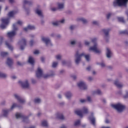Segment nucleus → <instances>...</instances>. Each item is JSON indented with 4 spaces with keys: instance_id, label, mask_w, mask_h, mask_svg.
I'll return each mask as SVG.
<instances>
[{
    "instance_id": "nucleus-1",
    "label": "nucleus",
    "mask_w": 128,
    "mask_h": 128,
    "mask_svg": "<svg viewBox=\"0 0 128 128\" xmlns=\"http://www.w3.org/2000/svg\"><path fill=\"white\" fill-rule=\"evenodd\" d=\"M16 30H18V28H16V24H13V30L10 32H8L7 34V36L8 38H9V40L8 41L6 42V46H8V48L10 50H14V48L12 45H10V42H14V37L16 34Z\"/></svg>"
},
{
    "instance_id": "nucleus-2",
    "label": "nucleus",
    "mask_w": 128,
    "mask_h": 128,
    "mask_svg": "<svg viewBox=\"0 0 128 128\" xmlns=\"http://www.w3.org/2000/svg\"><path fill=\"white\" fill-rule=\"evenodd\" d=\"M82 56H84L87 62H90V55L87 54L85 55L84 53H82L81 54H78V51H77L76 52V54H75V62L76 64H80V60H82Z\"/></svg>"
},
{
    "instance_id": "nucleus-3",
    "label": "nucleus",
    "mask_w": 128,
    "mask_h": 128,
    "mask_svg": "<svg viewBox=\"0 0 128 128\" xmlns=\"http://www.w3.org/2000/svg\"><path fill=\"white\" fill-rule=\"evenodd\" d=\"M96 38L92 39V42L94 44V46L90 48V50H92L95 54H100V50L98 48V44H96Z\"/></svg>"
},
{
    "instance_id": "nucleus-4",
    "label": "nucleus",
    "mask_w": 128,
    "mask_h": 128,
    "mask_svg": "<svg viewBox=\"0 0 128 128\" xmlns=\"http://www.w3.org/2000/svg\"><path fill=\"white\" fill-rule=\"evenodd\" d=\"M111 106L114 108H115V110H116L118 112H122L124 111V110L126 108L124 106L120 103H118L116 104H112Z\"/></svg>"
},
{
    "instance_id": "nucleus-5",
    "label": "nucleus",
    "mask_w": 128,
    "mask_h": 128,
    "mask_svg": "<svg viewBox=\"0 0 128 128\" xmlns=\"http://www.w3.org/2000/svg\"><path fill=\"white\" fill-rule=\"evenodd\" d=\"M18 106V105L16 104H13L10 109H4L2 110V116L4 118H8V114L10 112H12L14 108Z\"/></svg>"
},
{
    "instance_id": "nucleus-6",
    "label": "nucleus",
    "mask_w": 128,
    "mask_h": 128,
    "mask_svg": "<svg viewBox=\"0 0 128 128\" xmlns=\"http://www.w3.org/2000/svg\"><path fill=\"white\" fill-rule=\"evenodd\" d=\"M128 0H116L114 2V6H126V3L128 2Z\"/></svg>"
},
{
    "instance_id": "nucleus-7",
    "label": "nucleus",
    "mask_w": 128,
    "mask_h": 128,
    "mask_svg": "<svg viewBox=\"0 0 128 128\" xmlns=\"http://www.w3.org/2000/svg\"><path fill=\"white\" fill-rule=\"evenodd\" d=\"M75 114L77 116H79L80 118H82L83 114H88V109L86 107H84L81 110H76L75 111Z\"/></svg>"
},
{
    "instance_id": "nucleus-8",
    "label": "nucleus",
    "mask_w": 128,
    "mask_h": 128,
    "mask_svg": "<svg viewBox=\"0 0 128 128\" xmlns=\"http://www.w3.org/2000/svg\"><path fill=\"white\" fill-rule=\"evenodd\" d=\"M16 118H22L23 122H25V124H28V122H30V121L28 120V118L24 116V114H22L16 113Z\"/></svg>"
},
{
    "instance_id": "nucleus-9",
    "label": "nucleus",
    "mask_w": 128,
    "mask_h": 128,
    "mask_svg": "<svg viewBox=\"0 0 128 128\" xmlns=\"http://www.w3.org/2000/svg\"><path fill=\"white\" fill-rule=\"evenodd\" d=\"M1 20L2 23L0 27L2 29L6 28L8 24V22H10V18H2Z\"/></svg>"
},
{
    "instance_id": "nucleus-10",
    "label": "nucleus",
    "mask_w": 128,
    "mask_h": 128,
    "mask_svg": "<svg viewBox=\"0 0 128 128\" xmlns=\"http://www.w3.org/2000/svg\"><path fill=\"white\" fill-rule=\"evenodd\" d=\"M42 40L46 44V46H52V42L48 38L42 37Z\"/></svg>"
},
{
    "instance_id": "nucleus-11",
    "label": "nucleus",
    "mask_w": 128,
    "mask_h": 128,
    "mask_svg": "<svg viewBox=\"0 0 128 128\" xmlns=\"http://www.w3.org/2000/svg\"><path fill=\"white\" fill-rule=\"evenodd\" d=\"M110 30V29H104L103 32L104 34V38L106 40V42H108V40H110V35L108 34V32Z\"/></svg>"
},
{
    "instance_id": "nucleus-12",
    "label": "nucleus",
    "mask_w": 128,
    "mask_h": 128,
    "mask_svg": "<svg viewBox=\"0 0 128 128\" xmlns=\"http://www.w3.org/2000/svg\"><path fill=\"white\" fill-rule=\"evenodd\" d=\"M18 44L20 46V50H24L26 46V40L24 38H22L21 40L18 42Z\"/></svg>"
},
{
    "instance_id": "nucleus-13",
    "label": "nucleus",
    "mask_w": 128,
    "mask_h": 128,
    "mask_svg": "<svg viewBox=\"0 0 128 128\" xmlns=\"http://www.w3.org/2000/svg\"><path fill=\"white\" fill-rule=\"evenodd\" d=\"M18 83L21 84L24 88H30V84H28V80H25L24 82L19 81Z\"/></svg>"
},
{
    "instance_id": "nucleus-14",
    "label": "nucleus",
    "mask_w": 128,
    "mask_h": 128,
    "mask_svg": "<svg viewBox=\"0 0 128 128\" xmlns=\"http://www.w3.org/2000/svg\"><path fill=\"white\" fill-rule=\"evenodd\" d=\"M14 98L16 100H17L18 102H20V104H24V102H26V100L22 98V97H20L19 95L17 94H14Z\"/></svg>"
},
{
    "instance_id": "nucleus-15",
    "label": "nucleus",
    "mask_w": 128,
    "mask_h": 128,
    "mask_svg": "<svg viewBox=\"0 0 128 128\" xmlns=\"http://www.w3.org/2000/svg\"><path fill=\"white\" fill-rule=\"evenodd\" d=\"M78 86L80 90H86L88 88V86H86V82H80L78 83Z\"/></svg>"
},
{
    "instance_id": "nucleus-16",
    "label": "nucleus",
    "mask_w": 128,
    "mask_h": 128,
    "mask_svg": "<svg viewBox=\"0 0 128 128\" xmlns=\"http://www.w3.org/2000/svg\"><path fill=\"white\" fill-rule=\"evenodd\" d=\"M6 64L9 68H12V65L14 64V60L11 58H7Z\"/></svg>"
},
{
    "instance_id": "nucleus-17",
    "label": "nucleus",
    "mask_w": 128,
    "mask_h": 128,
    "mask_svg": "<svg viewBox=\"0 0 128 128\" xmlns=\"http://www.w3.org/2000/svg\"><path fill=\"white\" fill-rule=\"evenodd\" d=\"M89 120L91 122L92 124L94 126H96V118L94 116V113L91 114V116L89 117Z\"/></svg>"
},
{
    "instance_id": "nucleus-18",
    "label": "nucleus",
    "mask_w": 128,
    "mask_h": 128,
    "mask_svg": "<svg viewBox=\"0 0 128 128\" xmlns=\"http://www.w3.org/2000/svg\"><path fill=\"white\" fill-rule=\"evenodd\" d=\"M36 76L38 78H42V70L40 68H38V70L36 72Z\"/></svg>"
},
{
    "instance_id": "nucleus-19",
    "label": "nucleus",
    "mask_w": 128,
    "mask_h": 128,
    "mask_svg": "<svg viewBox=\"0 0 128 128\" xmlns=\"http://www.w3.org/2000/svg\"><path fill=\"white\" fill-rule=\"evenodd\" d=\"M106 56H107V58H112V52L110 50V48H106Z\"/></svg>"
},
{
    "instance_id": "nucleus-20",
    "label": "nucleus",
    "mask_w": 128,
    "mask_h": 128,
    "mask_svg": "<svg viewBox=\"0 0 128 128\" xmlns=\"http://www.w3.org/2000/svg\"><path fill=\"white\" fill-rule=\"evenodd\" d=\"M114 84H115V86H116L119 88H122V86H124V85L122 83L120 82L118 80H116L114 82Z\"/></svg>"
},
{
    "instance_id": "nucleus-21",
    "label": "nucleus",
    "mask_w": 128,
    "mask_h": 128,
    "mask_svg": "<svg viewBox=\"0 0 128 128\" xmlns=\"http://www.w3.org/2000/svg\"><path fill=\"white\" fill-rule=\"evenodd\" d=\"M32 4V2L31 1H28L27 0H24V8L25 10L26 11V8L25 6L26 4H28V6H30Z\"/></svg>"
},
{
    "instance_id": "nucleus-22",
    "label": "nucleus",
    "mask_w": 128,
    "mask_h": 128,
    "mask_svg": "<svg viewBox=\"0 0 128 128\" xmlns=\"http://www.w3.org/2000/svg\"><path fill=\"white\" fill-rule=\"evenodd\" d=\"M35 29H36V27H34V26H32V25H29L28 26L27 28H24V30L25 32H28V30H35Z\"/></svg>"
},
{
    "instance_id": "nucleus-23",
    "label": "nucleus",
    "mask_w": 128,
    "mask_h": 128,
    "mask_svg": "<svg viewBox=\"0 0 128 128\" xmlns=\"http://www.w3.org/2000/svg\"><path fill=\"white\" fill-rule=\"evenodd\" d=\"M28 62L29 64H34V59L32 57V56H29Z\"/></svg>"
},
{
    "instance_id": "nucleus-24",
    "label": "nucleus",
    "mask_w": 128,
    "mask_h": 128,
    "mask_svg": "<svg viewBox=\"0 0 128 128\" xmlns=\"http://www.w3.org/2000/svg\"><path fill=\"white\" fill-rule=\"evenodd\" d=\"M78 22H82V24H88V20L84 18H79L78 19Z\"/></svg>"
},
{
    "instance_id": "nucleus-25",
    "label": "nucleus",
    "mask_w": 128,
    "mask_h": 128,
    "mask_svg": "<svg viewBox=\"0 0 128 128\" xmlns=\"http://www.w3.org/2000/svg\"><path fill=\"white\" fill-rule=\"evenodd\" d=\"M36 12L38 14V16H40V18H44L42 10L38 9L36 10Z\"/></svg>"
},
{
    "instance_id": "nucleus-26",
    "label": "nucleus",
    "mask_w": 128,
    "mask_h": 128,
    "mask_svg": "<svg viewBox=\"0 0 128 128\" xmlns=\"http://www.w3.org/2000/svg\"><path fill=\"white\" fill-rule=\"evenodd\" d=\"M16 14V11H11L8 14V16L9 18H14V16Z\"/></svg>"
},
{
    "instance_id": "nucleus-27",
    "label": "nucleus",
    "mask_w": 128,
    "mask_h": 128,
    "mask_svg": "<svg viewBox=\"0 0 128 128\" xmlns=\"http://www.w3.org/2000/svg\"><path fill=\"white\" fill-rule=\"evenodd\" d=\"M56 118H59V120H64V115L62 114H60V113H58L56 114Z\"/></svg>"
},
{
    "instance_id": "nucleus-28",
    "label": "nucleus",
    "mask_w": 128,
    "mask_h": 128,
    "mask_svg": "<svg viewBox=\"0 0 128 128\" xmlns=\"http://www.w3.org/2000/svg\"><path fill=\"white\" fill-rule=\"evenodd\" d=\"M65 96L68 100H70L72 96V94L70 92H67L65 94Z\"/></svg>"
},
{
    "instance_id": "nucleus-29",
    "label": "nucleus",
    "mask_w": 128,
    "mask_h": 128,
    "mask_svg": "<svg viewBox=\"0 0 128 128\" xmlns=\"http://www.w3.org/2000/svg\"><path fill=\"white\" fill-rule=\"evenodd\" d=\"M64 4H62V3H58V10H62V9L64 8Z\"/></svg>"
},
{
    "instance_id": "nucleus-30",
    "label": "nucleus",
    "mask_w": 128,
    "mask_h": 128,
    "mask_svg": "<svg viewBox=\"0 0 128 128\" xmlns=\"http://www.w3.org/2000/svg\"><path fill=\"white\" fill-rule=\"evenodd\" d=\"M8 52H2L0 53V56H2V58H4L6 56H8Z\"/></svg>"
},
{
    "instance_id": "nucleus-31",
    "label": "nucleus",
    "mask_w": 128,
    "mask_h": 128,
    "mask_svg": "<svg viewBox=\"0 0 128 128\" xmlns=\"http://www.w3.org/2000/svg\"><path fill=\"white\" fill-rule=\"evenodd\" d=\"M40 102H42V100H40V98H36L34 100V102L35 104H40Z\"/></svg>"
},
{
    "instance_id": "nucleus-32",
    "label": "nucleus",
    "mask_w": 128,
    "mask_h": 128,
    "mask_svg": "<svg viewBox=\"0 0 128 128\" xmlns=\"http://www.w3.org/2000/svg\"><path fill=\"white\" fill-rule=\"evenodd\" d=\"M94 94H98L99 96H100L102 94V91L100 90H97L96 91H95L94 92Z\"/></svg>"
},
{
    "instance_id": "nucleus-33",
    "label": "nucleus",
    "mask_w": 128,
    "mask_h": 128,
    "mask_svg": "<svg viewBox=\"0 0 128 128\" xmlns=\"http://www.w3.org/2000/svg\"><path fill=\"white\" fill-rule=\"evenodd\" d=\"M118 22H122L123 24H124V18L118 17Z\"/></svg>"
},
{
    "instance_id": "nucleus-34",
    "label": "nucleus",
    "mask_w": 128,
    "mask_h": 128,
    "mask_svg": "<svg viewBox=\"0 0 128 128\" xmlns=\"http://www.w3.org/2000/svg\"><path fill=\"white\" fill-rule=\"evenodd\" d=\"M42 126H48V122L46 120L42 121Z\"/></svg>"
},
{
    "instance_id": "nucleus-35",
    "label": "nucleus",
    "mask_w": 128,
    "mask_h": 128,
    "mask_svg": "<svg viewBox=\"0 0 128 128\" xmlns=\"http://www.w3.org/2000/svg\"><path fill=\"white\" fill-rule=\"evenodd\" d=\"M54 76V73H53L52 74H46L44 76V78H50V76Z\"/></svg>"
},
{
    "instance_id": "nucleus-36",
    "label": "nucleus",
    "mask_w": 128,
    "mask_h": 128,
    "mask_svg": "<svg viewBox=\"0 0 128 128\" xmlns=\"http://www.w3.org/2000/svg\"><path fill=\"white\" fill-rule=\"evenodd\" d=\"M120 34H127L128 36V30H125L124 31H121L120 32Z\"/></svg>"
},
{
    "instance_id": "nucleus-37",
    "label": "nucleus",
    "mask_w": 128,
    "mask_h": 128,
    "mask_svg": "<svg viewBox=\"0 0 128 128\" xmlns=\"http://www.w3.org/2000/svg\"><path fill=\"white\" fill-rule=\"evenodd\" d=\"M97 64L100 66L101 68H104V66H106V64H104V62H102V63L98 62Z\"/></svg>"
},
{
    "instance_id": "nucleus-38",
    "label": "nucleus",
    "mask_w": 128,
    "mask_h": 128,
    "mask_svg": "<svg viewBox=\"0 0 128 128\" xmlns=\"http://www.w3.org/2000/svg\"><path fill=\"white\" fill-rule=\"evenodd\" d=\"M0 78H6V74L2 72H0Z\"/></svg>"
},
{
    "instance_id": "nucleus-39",
    "label": "nucleus",
    "mask_w": 128,
    "mask_h": 128,
    "mask_svg": "<svg viewBox=\"0 0 128 128\" xmlns=\"http://www.w3.org/2000/svg\"><path fill=\"white\" fill-rule=\"evenodd\" d=\"M80 120H78L74 122V126H80Z\"/></svg>"
},
{
    "instance_id": "nucleus-40",
    "label": "nucleus",
    "mask_w": 128,
    "mask_h": 128,
    "mask_svg": "<svg viewBox=\"0 0 128 128\" xmlns=\"http://www.w3.org/2000/svg\"><path fill=\"white\" fill-rule=\"evenodd\" d=\"M58 62H53L52 66V68H56V66H58Z\"/></svg>"
},
{
    "instance_id": "nucleus-41",
    "label": "nucleus",
    "mask_w": 128,
    "mask_h": 128,
    "mask_svg": "<svg viewBox=\"0 0 128 128\" xmlns=\"http://www.w3.org/2000/svg\"><path fill=\"white\" fill-rule=\"evenodd\" d=\"M112 16V13H108V14H106V18L107 20H110V18Z\"/></svg>"
},
{
    "instance_id": "nucleus-42",
    "label": "nucleus",
    "mask_w": 128,
    "mask_h": 128,
    "mask_svg": "<svg viewBox=\"0 0 128 128\" xmlns=\"http://www.w3.org/2000/svg\"><path fill=\"white\" fill-rule=\"evenodd\" d=\"M53 26H58L60 24V22L58 21L56 22L52 23Z\"/></svg>"
},
{
    "instance_id": "nucleus-43",
    "label": "nucleus",
    "mask_w": 128,
    "mask_h": 128,
    "mask_svg": "<svg viewBox=\"0 0 128 128\" xmlns=\"http://www.w3.org/2000/svg\"><path fill=\"white\" fill-rule=\"evenodd\" d=\"M76 44V40H72L70 42V44L72 46H74V44Z\"/></svg>"
},
{
    "instance_id": "nucleus-44",
    "label": "nucleus",
    "mask_w": 128,
    "mask_h": 128,
    "mask_svg": "<svg viewBox=\"0 0 128 128\" xmlns=\"http://www.w3.org/2000/svg\"><path fill=\"white\" fill-rule=\"evenodd\" d=\"M56 60H60L62 58V56L58 54V55L56 56Z\"/></svg>"
},
{
    "instance_id": "nucleus-45",
    "label": "nucleus",
    "mask_w": 128,
    "mask_h": 128,
    "mask_svg": "<svg viewBox=\"0 0 128 128\" xmlns=\"http://www.w3.org/2000/svg\"><path fill=\"white\" fill-rule=\"evenodd\" d=\"M80 102H82V104H84V102H86V100L85 99H81L80 100Z\"/></svg>"
},
{
    "instance_id": "nucleus-46",
    "label": "nucleus",
    "mask_w": 128,
    "mask_h": 128,
    "mask_svg": "<svg viewBox=\"0 0 128 128\" xmlns=\"http://www.w3.org/2000/svg\"><path fill=\"white\" fill-rule=\"evenodd\" d=\"M16 24H20V26H22V22L18 20L16 22Z\"/></svg>"
},
{
    "instance_id": "nucleus-47",
    "label": "nucleus",
    "mask_w": 128,
    "mask_h": 128,
    "mask_svg": "<svg viewBox=\"0 0 128 128\" xmlns=\"http://www.w3.org/2000/svg\"><path fill=\"white\" fill-rule=\"evenodd\" d=\"M2 42H4V38L2 37L0 38V46H1L2 44Z\"/></svg>"
},
{
    "instance_id": "nucleus-48",
    "label": "nucleus",
    "mask_w": 128,
    "mask_h": 128,
    "mask_svg": "<svg viewBox=\"0 0 128 128\" xmlns=\"http://www.w3.org/2000/svg\"><path fill=\"white\" fill-rule=\"evenodd\" d=\"M70 30H74V25L70 26Z\"/></svg>"
},
{
    "instance_id": "nucleus-49",
    "label": "nucleus",
    "mask_w": 128,
    "mask_h": 128,
    "mask_svg": "<svg viewBox=\"0 0 128 128\" xmlns=\"http://www.w3.org/2000/svg\"><path fill=\"white\" fill-rule=\"evenodd\" d=\"M93 24H95L96 26H98V22L97 21H93L92 22Z\"/></svg>"
},
{
    "instance_id": "nucleus-50",
    "label": "nucleus",
    "mask_w": 128,
    "mask_h": 128,
    "mask_svg": "<svg viewBox=\"0 0 128 128\" xmlns=\"http://www.w3.org/2000/svg\"><path fill=\"white\" fill-rule=\"evenodd\" d=\"M124 98H128V92L126 91V95L124 96Z\"/></svg>"
},
{
    "instance_id": "nucleus-51",
    "label": "nucleus",
    "mask_w": 128,
    "mask_h": 128,
    "mask_svg": "<svg viewBox=\"0 0 128 128\" xmlns=\"http://www.w3.org/2000/svg\"><path fill=\"white\" fill-rule=\"evenodd\" d=\"M34 54H38L40 52L38 50H36L34 52Z\"/></svg>"
},
{
    "instance_id": "nucleus-52",
    "label": "nucleus",
    "mask_w": 128,
    "mask_h": 128,
    "mask_svg": "<svg viewBox=\"0 0 128 128\" xmlns=\"http://www.w3.org/2000/svg\"><path fill=\"white\" fill-rule=\"evenodd\" d=\"M87 100H88L89 102H92V98H90V96L87 97Z\"/></svg>"
},
{
    "instance_id": "nucleus-53",
    "label": "nucleus",
    "mask_w": 128,
    "mask_h": 128,
    "mask_svg": "<svg viewBox=\"0 0 128 128\" xmlns=\"http://www.w3.org/2000/svg\"><path fill=\"white\" fill-rule=\"evenodd\" d=\"M93 80L94 78L92 76H90L88 78V80H89V82H92V80Z\"/></svg>"
},
{
    "instance_id": "nucleus-54",
    "label": "nucleus",
    "mask_w": 128,
    "mask_h": 128,
    "mask_svg": "<svg viewBox=\"0 0 128 128\" xmlns=\"http://www.w3.org/2000/svg\"><path fill=\"white\" fill-rule=\"evenodd\" d=\"M58 10V8H52V12H56V10Z\"/></svg>"
},
{
    "instance_id": "nucleus-55",
    "label": "nucleus",
    "mask_w": 128,
    "mask_h": 128,
    "mask_svg": "<svg viewBox=\"0 0 128 128\" xmlns=\"http://www.w3.org/2000/svg\"><path fill=\"white\" fill-rule=\"evenodd\" d=\"M58 22H59V24H64V19L58 21Z\"/></svg>"
},
{
    "instance_id": "nucleus-56",
    "label": "nucleus",
    "mask_w": 128,
    "mask_h": 128,
    "mask_svg": "<svg viewBox=\"0 0 128 128\" xmlns=\"http://www.w3.org/2000/svg\"><path fill=\"white\" fill-rule=\"evenodd\" d=\"M30 44L32 46L34 44V41L32 40H30Z\"/></svg>"
},
{
    "instance_id": "nucleus-57",
    "label": "nucleus",
    "mask_w": 128,
    "mask_h": 128,
    "mask_svg": "<svg viewBox=\"0 0 128 128\" xmlns=\"http://www.w3.org/2000/svg\"><path fill=\"white\" fill-rule=\"evenodd\" d=\"M62 64L63 66H64V64H66V60L62 61Z\"/></svg>"
},
{
    "instance_id": "nucleus-58",
    "label": "nucleus",
    "mask_w": 128,
    "mask_h": 128,
    "mask_svg": "<svg viewBox=\"0 0 128 128\" xmlns=\"http://www.w3.org/2000/svg\"><path fill=\"white\" fill-rule=\"evenodd\" d=\"M84 44H85L86 46H88V44H90V42H88V41H85Z\"/></svg>"
},
{
    "instance_id": "nucleus-59",
    "label": "nucleus",
    "mask_w": 128,
    "mask_h": 128,
    "mask_svg": "<svg viewBox=\"0 0 128 128\" xmlns=\"http://www.w3.org/2000/svg\"><path fill=\"white\" fill-rule=\"evenodd\" d=\"M72 78H73V80H76V75L72 76Z\"/></svg>"
},
{
    "instance_id": "nucleus-60",
    "label": "nucleus",
    "mask_w": 128,
    "mask_h": 128,
    "mask_svg": "<svg viewBox=\"0 0 128 128\" xmlns=\"http://www.w3.org/2000/svg\"><path fill=\"white\" fill-rule=\"evenodd\" d=\"M32 83L33 84H36V81L34 79H32Z\"/></svg>"
},
{
    "instance_id": "nucleus-61",
    "label": "nucleus",
    "mask_w": 128,
    "mask_h": 128,
    "mask_svg": "<svg viewBox=\"0 0 128 128\" xmlns=\"http://www.w3.org/2000/svg\"><path fill=\"white\" fill-rule=\"evenodd\" d=\"M17 64L18 66H22V63H20V62H18Z\"/></svg>"
},
{
    "instance_id": "nucleus-62",
    "label": "nucleus",
    "mask_w": 128,
    "mask_h": 128,
    "mask_svg": "<svg viewBox=\"0 0 128 128\" xmlns=\"http://www.w3.org/2000/svg\"><path fill=\"white\" fill-rule=\"evenodd\" d=\"M41 61L42 62H44V57L41 58Z\"/></svg>"
},
{
    "instance_id": "nucleus-63",
    "label": "nucleus",
    "mask_w": 128,
    "mask_h": 128,
    "mask_svg": "<svg viewBox=\"0 0 128 128\" xmlns=\"http://www.w3.org/2000/svg\"><path fill=\"white\" fill-rule=\"evenodd\" d=\"M90 66H88L86 68V70L89 72V70H90Z\"/></svg>"
},
{
    "instance_id": "nucleus-64",
    "label": "nucleus",
    "mask_w": 128,
    "mask_h": 128,
    "mask_svg": "<svg viewBox=\"0 0 128 128\" xmlns=\"http://www.w3.org/2000/svg\"><path fill=\"white\" fill-rule=\"evenodd\" d=\"M60 128H66V126H64V125H62V126L60 127Z\"/></svg>"
}]
</instances>
